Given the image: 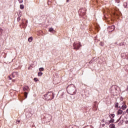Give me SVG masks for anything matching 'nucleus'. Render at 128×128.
<instances>
[{"label":"nucleus","mask_w":128,"mask_h":128,"mask_svg":"<svg viewBox=\"0 0 128 128\" xmlns=\"http://www.w3.org/2000/svg\"><path fill=\"white\" fill-rule=\"evenodd\" d=\"M66 91L69 94H76V88L74 84H70L66 88Z\"/></svg>","instance_id":"obj_1"},{"label":"nucleus","mask_w":128,"mask_h":128,"mask_svg":"<svg viewBox=\"0 0 128 128\" xmlns=\"http://www.w3.org/2000/svg\"><path fill=\"white\" fill-rule=\"evenodd\" d=\"M54 96L52 92H48L44 95V98L46 100H54Z\"/></svg>","instance_id":"obj_2"},{"label":"nucleus","mask_w":128,"mask_h":128,"mask_svg":"<svg viewBox=\"0 0 128 128\" xmlns=\"http://www.w3.org/2000/svg\"><path fill=\"white\" fill-rule=\"evenodd\" d=\"M82 46V44L80 42H78L77 43H74L73 44V47L74 49L75 50H80V48Z\"/></svg>","instance_id":"obj_3"},{"label":"nucleus","mask_w":128,"mask_h":128,"mask_svg":"<svg viewBox=\"0 0 128 128\" xmlns=\"http://www.w3.org/2000/svg\"><path fill=\"white\" fill-rule=\"evenodd\" d=\"M18 76V73L16 72H14L11 76H12V78H16V76Z\"/></svg>","instance_id":"obj_4"},{"label":"nucleus","mask_w":128,"mask_h":128,"mask_svg":"<svg viewBox=\"0 0 128 128\" xmlns=\"http://www.w3.org/2000/svg\"><path fill=\"white\" fill-rule=\"evenodd\" d=\"M126 108H128V106L126 104H123L122 106V110H126Z\"/></svg>","instance_id":"obj_5"},{"label":"nucleus","mask_w":128,"mask_h":128,"mask_svg":"<svg viewBox=\"0 0 128 128\" xmlns=\"http://www.w3.org/2000/svg\"><path fill=\"white\" fill-rule=\"evenodd\" d=\"M28 86H25L24 88H23V90H24V92L26 91H28Z\"/></svg>","instance_id":"obj_6"},{"label":"nucleus","mask_w":128,"mask_h":128,"mask_svg":"<svg viewBox=\"0 0 128 128\" xmlns=\"http://www.w3.org/2000/svg\"><path fill=\"white\" fill-rule=\"evenodd\" d=\"M110 32H112V30H114V26H112L109 28Z\"/></svg>","instance_id":"obj_7"},{"label":"nucleus","mask_w":128,"mask_h":128,"mask_svg":"<svg viewBox=\"0 0 128 128\" xmlns=\"http://www.w3.org/2000/svg\"><path fill=\"white\" fill-rule=\"evenodd\" d=\"M122 114V110L119 109L118 112V114Z\"/></svg>","instance_id":"obj_8"},{"label":"nucleus","mask_w":128,"mask_h":128,"mask_svg":"<svg viewBox=\"0 0 128 128\" xmlns=\"http://www.w3.org/2000/svg\"><path fill=\"white\" fill-rule=\"evenodd\" d=\"M116 126L114 125V124H110L109 126V128H116Z\"/></svg>","instance_id":"obj_9"},{"label":"nucleus","mask_w":128,"mask_h":128,"mask_svg":"<svg viewBox=\"0 0 128 128\" xmlns=\"http://www.w3.org/2000/svg\"><path fill=\"white\" fill-rule=\"evenodd\" d=\"M110 118L111 119H112L114 118V114H110V116H109Z\"/></svg>","instance_id":"obj_10"},{"label":"nucleus","mask_w":128,"mask_h":128,"mask_svg":"<svg viewBox=\"0 0 128 128\" xmlns=\"http://www.w3.org/2000/svg\"><path fill=\"white\" fill-rule=\"evenodd\" d=\"M28 42H32V37L29 38L28 39Z\"/></svg>","instance_id":"obj_11"},{"label":"nucleus","mask_w":128,"mask_h":128,"mask_svg":"<svg viewBox=\"0 0 128 128\" xmlns=\"http://www.w3.org/2000/svg\"><path fill=\"white\" fill-rule=\"evenodd\" d=\"M24 96L25 98H28V92H24Z\"/></svg>","instance_id":"obj_12"},{"label":"nucleus","mask_w":128,"mask_h":128,"mask_svg":"<svg viewBox=\"0 0 128 128\" xmlns=\"http://www.w3.org/2000/svg\"><path fill=\"white\" fill-rule=\"evenodd\" d=\"M20 10H24V5H22V4H20Z\"/></svg>","instance_id":"obj_13"},{"label":"nucleus","mask_w":128,"mask_h":128,"mask_svg":"<svg viewBox=\"0 0 128 128\" xmlns=\"http://www.w3.org/2000/svg\"><path fill=\"white\" fill-rule=\"evenodd\" d=\"M44 68H39L40 72H44Z\"/></svg>","instance_id":"obj_14"},{"label":"nucleus","mask_w":128,"mask_h":128,"mask_svg":"<svg viewBox=\"0 0 128 128\" xmlns=\"http://www.w3.org/2000/svg\"><path fill=\"white\" fill-rule=\"evenodd\" d=\"M114 122V119H111L110 120H109V122L110 124H112V122Z\"/></svg>","instance_id":"obj_15"},{"label":"nucleus","mask_w":128,"mask_h":128,"mask_svg":"<svg viewBox=\"0 0 128 128\" xmlns=\"http://www.w3.org/2000/svg\"><path fill=\"white\" fill-rule=\"evenodd\" d=\"M42 76V72H39L38 73V76Z\"/></svg>","instance_id":"obj_16"},{"label":"nucleus","mask_w":128,"mask_h":128,"mask_svg":"<svg viewBox=\"0 0 128 128\" xmlns=\"http://www.w3.org/2000/svg\"><path fill=\"white\" fill-rule=\"evenodd\" d=\"M49 32H54V28H49Z\"/></svg>","instance_id":"obj_17"},{"label":"nucleus","mask_w":128,"mask_h":128,"mask_svg":"<svg viewBox=\"0 0 128 128\" xmlns=\"http://www.w3.org/2000/svg\"><path fill=\"white\" fill-rule=\"evenodd\" d=\"M114 107L118 108V102L116 103Z\"/></svg>","instance_id":"obj_18"},{"label":"nucleus","mask_w":128,"mask_h":128,"mask_svg":"<svg viewBox=\"0 0 128 128\" xmlns=\"http://www.w3.org/2000/svg\"><path fill=\"white\" fill-rule=\"evenodd\" d=\"M34 82H38V78H34Z\"/></svg>","instance_id":"obj_19"},{"label":"nucleus","mask_w":128,"mask_h":128,"mask_svg":"<svg viewBox=\"0 0 128 128\" xmlns=\"http://www.w3.org/2000/svg\"><path fill=\"white\" fill-rule=\"evenodd\" d=\"M110 124V121H108L107 122H106V124L107 126H108Z\"/></svg>","instance_id":"obj_20"},{"label":"nucleus","mask_w":128,"mask_h":128,"mask_svg":"<svg viewBox=\"0 0 128 128\" xmlns=\"http://www.w3.org/2000/svg\"><path fill=\"white\" fill-rule=\"evenodd\" d=\"M18 22H20V17L18 16L17 18Z\"/></svg>","instance_id":"obj_21"},{"label":"nucleus","mask_w":128,"mask_h":128,"mask_svg":"<svg viewBox=\"0 0 128 128\" xmlns=\"http://www.w3.org/2000/svg\"><path fill=\"white\" fill-rule=\"evenodd\" d=\"M16 122V124H18L20 122V120H17Z\"/></svg>","instance_id":"obj_22"},{"label":"nucleus","mask_w":128,"mask_h":128,"mask_svg":"<svg viewBox=\"0 0 128 128\" xmlns=\"http://www.w3.org/2000/svg\"><path fill=\"white\" fill-rule=\"evenodd\" d=\"M18 1L19 2L20 4H22V0H18Z\"/></svg>","instance_id":"obj_23"},{"label":"nucleus","mask_w":128,"mask_h":128,"mask_svg":"<svg viewBox=\"0 0 128 128\" xmlns=\"http://www.w3.org/2000/svg\"><path fill=\"white\" fill-rule=\"evenodd\" d=\"M120 100H122V101L124 100V98H122V96H121V97L120 98Z\"/></svg>","instance_id":"obj_24"},{"label":"nucleus","mask_w":128,"mask_h":128,"mask_svg":"<svg viewBox=\"0 0 128 128\" xmlns=\"http://www.w3.org/2000/svg\"><path fill=\"white\" fill-rule=\"evenodd\" d=\"M10 76H9L8 78H10V80H12V77Z\"/></svg>","instance_id":"obj_25"},{"label":"nucleus","mask_w":128,"mask_h":128,"mask_svg":"<svg viewBox=\"0 0 128 128\" xmlns=\"http://www.w3.org/2000/svg\"><path fill=\"white\" fill-rule=\"evenodd\" d=\"M0 32H2V28H0Z\"/></svg>","instance_id":"obj_26"},{"label":"nucleus","mask_w":128,"mask_h":128,"mask_svg":"<svg viewBox=\"0 0 128 128\" xmlns=\"http://www.w3.org/2000/svg\"><path fill=\"white\" fill-rule=\"evenodd\" d=\"M12 82H16V80H12Z\"/></svg>","instance_id":"obj_27"},{"label":"nucleus","mask_w":128,"mask_h":128,"mask_svg":"<svg viewBox=\"0 0 128 128\" xmlns=\"http://www.w3.org/2000/svg\"><path fill=\"white\" fill-rule=\"evenodd\" d=\"M66 2H70V0H66Z\"/></svg>","instance_id":"obj_28"},{"label":"nucleus","mask_w":128,"mask_h":128,"mask_svg":"<svg viewBox=\"0 0 128 128\" xmlns=\"http://www.w3.org/2000/svg\"><path fill=\"white\" fill-rule=\"evenodd\" d=\"M126 112H127V114H128V108L126 110Z\"/></svg>","instance_id":"obj_29"},{"label":"nucleus","mask_w":128,"mask_h":128,"mask_svg":"<svg viewBox=\"0 0 128 128\" xmlns=\"http://www.w3.org/2000/svg\"><path fill=\"white\" fill-rule=\"evenodd\" d=\"M100 46H103V45H102V42L100 43Z\"/></svg>","instance_id":"obj_30"},{"label":"nucleus","mask_w":128,"mask_h":128,"mask_svg":"<svg viewBox=\"0 0 128 128\" xmlns=\"http://www.w3.org/2000/svg\"><path fill=\"white\" fill-rule=\"evenodd\" d=\"M26 24H28V21H26Z\"/></svg>","instance_id":"obj_31"}]
</instances>
